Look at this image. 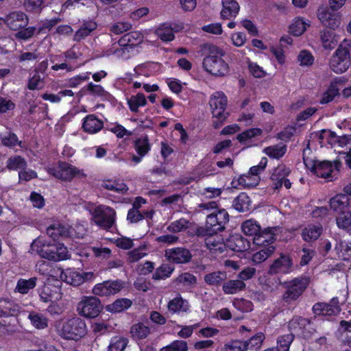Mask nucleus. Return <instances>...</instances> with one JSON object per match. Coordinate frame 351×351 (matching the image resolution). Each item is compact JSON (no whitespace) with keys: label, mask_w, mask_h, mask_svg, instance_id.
<instances>
[{"label":"nucleus","mask_w":351,"mask_h":351,"mask_svg":"<svg viewBox=\"0 0 351 351\" xmlns=\"http://www.w3.org/2000/svg\"><path fill=\"white\" fill-rule=\"evenodd\" d=\"M32 253H36L41 258L58 261L69 258V251L64 245H51L43 237L35 239L31 245Z\"/></svg>","instance_id":"f257e3e1"},{"label":"nucleus","mask_w":351,"mask_h":351,"mask_svg":"<svg viewBox=\"0 0 351 351\" xmlns=\"http://www.w3.org/2000/svg\"><path fill=\"white\" fill-rule=\"evenodd\" d=\"M208 55L204 58L203 66L205 70L216 76H224L229 72L228 64L222 59L224 51L214 45L208 46Z\"/></svg>","instance_id":"f03ea898"},{"label":"nucleus","mask_w":351,"mask_h":351,"mask_svg":"<svg viewBox=\"0 0 351 351\" xmlns=\"http://www.w3.org/2000/svg\"><path fill=\"white\" fill-rule=\"evenodd\" d=\"M215 202H210L199 204V208L204 210H214L208 214L206 218V230L208 234L217 233L225 229V226L229 221V215L224 209L217 210Z\"/></svg>","instance_id":"7ed1b4c3"},{"label":"nucleus","mask_w":351,"mask_h":351,"mask_svg":"<svg viewBox=\"0 0 351 351\" xmlns=\"http://www.w3.org/2000/svg\"><path fill=\"white\" fill-rule=\"evenodd\" d=\"M304 163L306 167L313 172L317 176L332 180L336 178L341 165V162L337 160L334 162V167L329 161L319 162L304 156Z\"/></svg>","instance_id":"20e7f679"},{"label":"nucleus","mask_w":351,"mask_h":351,"mask_svg":"<svg viewBox=\"0 0 351 351\" xmlns=\"http://www.w3.org/2000/svg\"><path fill=\"white\" fill-rule=\"evenodd\" d=\"M309 283L310 278L304 276L284 282L285 291L282 295V300L288 304L297 300L303 294Z\"/></svg>","instance_id":"39448f33"},{"label":"nucleus","mask_w":351,"mask_h":351,"mask_svg":"<svg viewBox=\"0 0 351 351\" xmlns=\"http://www.w3.org/2000/svg\"><path fill=\"white\" fill-rule=\"evenodd\" d=\"M58 332L64 339L77 340L85 335L86 325L82 319L75 317L64 321Z\"/></svg>","instance_id":"423d86ee"},{"label":"nucleus","mask_w":351,"mask_h":351,"mask_svg":"<svg viewBox=\"0 0 351 351\" xmlns=\"http://www.w3.org/2000/svg\"><path fill=\"white\" fill-rule=\"evenodd\" d=\"M227 97L223 92H216L210 96L209 104L211 112L216 120L213 121V126L215 128H219L227 117L226 108L227 106Z\"/></svg>","instance_id":"0eeeda50"},{"label":"nucleus","mask_w":351,"mask_h":351,"mask_svg":"<svg viewBox=\"0 0 351 351\" xmlns=\"http://www.w3.org/2000/svg\"><path fill=\"white\" fill-rule=\"evenodd\" d=\"M115 210L106 206L96 207L92 213L93 221L99 227L108 230L115 222Z\"/></svg>","instance_id":"6e6552de"},{"label":"nucleus","mask_w":351,"mask_h":351,"mask_svg":"<svg viewBox=\"0 0 351 351\" xmlns=\"http://www.w3.org/2000/svg\"><path fill=\"white\" fill-rule=\"evenodd\" d=\"M48 171L54 177L64 181H71L74 177H86L83 170L63 162H60L56 167L50 168Z\"/></svg>","instance_id":"1a4fd4ad"},{"label":"nucleus","mask_w":351,"mask_h":351,"mask_svg":"<svg viewBox=\"0 0 351 351\" xmlns=\"http://www.w3.org/2000/svg\"><path fill=\"white\" fill-rule=\"evenodd\" d=\"M330 68L336 73L346 72L350 65L349 50L341 45L330 60Z\"/></svg>","instance_id":"9d476101"},{"label":"nucleus","mask_w":351,"mask_h":351,"mask_svg":"<svg viewBox=\"0 0 351 351\" xmlns=\"http://www.w3.org/2000/svg\"><path fill=\"white\" fill-rule=\"evenodd\" d=\"M102 310L100 300L95 297H84L78 303L79 313L88 318L96 317Z\"/></svg>","instance_id":"9b49d317"},{"label":"nucleus","mask_w":351,"mask_h":351,"mask_svg":"<svg viewBox=\"0 0 351 351\" xmlns=\"http://www.w3.org/2000/svg\"><path fill=\"white\" fill-rule=\"evenodd\" d=\"M124 287L121 280H108L97 284L93 289V293L98 296H110L121 291Z\"/></svg>","instance_id":"f8f14e48"},{"label":"nucleus","mask_w":351,"mask_h":351,"mask_svg":"<svg viewBox=\"0 0 351 351\" xmlns=\"http://www.w3.org/2000/svg\"><path fill=\"white\" fill-rule=\"evenodd\" d=\"M6 26L13 31L25 28L29 23L27 14L21 11H13L2 19Z\"/></svg>","instance_id":"ddd939ff"},{"label":"nucleus","mask_w":351,"mask_h":351,"mask_svg":"<svg viewBox=\"0 0 351 351\" xmlns=\"http://www.w3.org/2000/svg\"><path fill=\"white\" fill-rule=\"evenodd\" d=\"M289 173V169L285 165H281L276 167L271 176V180L273 182V188L278 190L284 184L286 189H290L291 183L289 180L287 178Z\"/></svg>","instance_id":"4468645a"},{"label":"nucleus","mask_w":351,"mask_h":351,"mask_svg":"<svg viewBox=\"0 0 351 351\" xmlns=\"http://www.w3.org/2000/svg\"><path fill=\"white\" fill-rule=\"evenodd\" d=\"M339 300L337 298H333L330 303L318 302L313 305V311L315 315L323 316H332L340 312Z\"/></svg>","instance_id":"2eb2a0df"},{"label":"nucleus","mask_w":351,"mask_h":351,"mask_svg":"<svg viewBox=\"0 0 351 351\" xmlns=\"http://www.w3.org/2000/svg\"><path fill=\"white\" fill-rule=\"evenodd\" d=\"M165 256L170 262L178 264L187 263L192 258L191 252L185 247H175L166 250Z\"/></svg>","instance_id":"dca6fc26"},{"label":"nucleus","mask_w":351,"mask_h":351,"mask_svg":"<svg viewBox=\"0 0 351 351\" xmlns=\"http://www.w3.org/2000/svg\"><path fill=\"white\" fill-rule=\"evenodd\" d=\"M64 281L73 286H79L93 277L92 272L80 273L77 271L66 269L61 276Z\"/></svg>","instance_id":"f3484780"},{"label":"nucleus","mask_w":351,"mask_h":351,"mask_svg":"<svg viewBox=\"0 0 351 351\" xmlns=\"http://www.w3.org/2000/svg\"><path fill=\"white\" fill-rule=\"evenodd\" d=\"M292 260L288 255L282 254L271 265L269 270L270 274H288L291 271Z\"/></svg>","instance_id":"a211bd4d"},{"label":"nucleus","mask_w":351,"mask_h":351,"mask_svg":"<svg viewBox=\"0 0 351 351\" xmlns=\"http://www.w3.org/2000/svg\"><path fill=\"white\" fill-rule=\"evenodd\" d=\"M276 228H267L263 230L260 229L259 232L253 239L255 245L259 247H268L271 245L276 240V234L274 231Z\"/></svg>","instance_id":"6ab92c4d"},{"label":"nucleus","mask_w":351,"mask_h":351,"mask_svg":"<svg viewBox=\"0 0 351 351\" xmlns=\"http://www.w3.org/2000/svg\"><path fill=\"white\" fill-rule=\"evenodd\" d=\"M317 17L324 25L330 29H335L338 27L340 24L339 17L327 8L318 10Z\"/></svg>","instance_id":"aec40b11"},{"label":"nucleus","mask_w":351,"mask_h":351,"mask_svg":"<svg viewBox=\"0 0 351 351\" xmlns=\"http://www.w3.org/2000/svg\"><path fill=\"white\" fill-rule=\"evenodd\" d=\"M215 234L214 235L209 234L210 235L206 237L205 245L211 252L221 254L225 250L226 243L223 242L221 235Z\"/></svg>","instance_id":"412c9836"},{"label":"nucleus","mask_w":351,"mask_h":351,"mask_svg":"<svg viewBox=\"0 0 351 351\" xmlns=\"http://www.w3.org/2000/svg\"><path fill=\"white\" fill-rule=\"evenodd\" d=\"M226 245L231 250L236 252H243L250 248L249 241L239 234L230 236Z\"/></svg>","instance_id":"4be33fe9"},{"label":"nucleus","mask_w":351,"mask_h":351,"mask_svg":"<svg viewBox=\"0 0 351 351\" xmlns=\"http://www.w3.org/2000/svg\"><path fill=\"white\" fill-rule=\"evenodd\" d=\"M223 8L221 16L223 19H230L239 13L240 7L235 0H222Z\"/></svg>","instance_id":"5701e85b"},{"label":"nucleus","mask_w":351,"mask_h":351,"mask_svg":"<svg viewBox=\"0 0 351 351\" xmlns=\"http://www.w3.org/2000/svg\"><path fill=\"white\" fill-rule=\"evenodd\" d=\"M330 208L337 214L347 210L349 205V198L345 195H337L332 197L329 202Z\"/></svg>","instance_id":"b1692460"},{"label":"nucleus","mask_w":351,"mask_h":351,"mask_svg":"<svg viewBox=\"0 0 351 351\" xmlns=\"http://www.w3.org/2000/svg\"><path fill=\"white\" fill-rule=\"evenodd\" d=\"M82 126L86 132L95 134L101 130L104 124L103 122L95 115L90 114L85 117Z\"/></svg>","instance_id":"393cba45"},{"label":"nucleus","mask_w":351,"mask_h":351,"mask_svg":"<svg viewBox=\"0 0 351 351\" xmlns=\"http://www.w3.org/2000/svg\"><path fill=\"white\" fill-rule=\"evenodd\" d=\"M245 283L240 280H229L223 282L222 285V291L225 294L233 295L244 290Z\"/></svg>","instance_id":"a878e982"},{"label":"nucleus","mask_w":351,"mask_h":351,"mask_svg":"<svg viewBox=\"0 0 351 351\" xmlns=\"http://www.w3.org/2000/svg\"><path fill=\"white\" fill-rule=\"evenodd\" d=\"M204 280L210 286L219 287L227 280V274L226 271H215L206 274Z\"/></svg>","instance_id":"bb28decb"},{"label":"nucleus","mask_w":351,"mask_h":351,"mask_svg":"<svg viewBox=\"0 0 351 351\" xmlns=\"http://www.w3.org/2000/svg\"><path fill=\"white\" fill-rule=\"evenodd\" d=\"M19 305L11 301L0 302V318L15 316L19 313Z\"/></svg>","instance_id":"cd10ccee"},{"label":"nucleus","mask_w":351,"mask_h":351,"mask_svg":"<svg viewBox=\"0 0 351 351\" xmlns=\"http://www.w3.org/2000/svg\"><path fill=\"white\" fill-rule=\"evenodd\" d=\"M97 28V23L93 21H85L75 32L73 40L79 42L89 36Z\"/></svg>","instance_id":"c85d7f7f"},{"label":"nucleus","mask_w":351,"mask_h":351,"mask_svg":"<svg viewBox=\"0 0 351 351\" xmlns=\"http://www.w3.org/2000/svg\"><path fill=\"white\" fill-rule=\"evenodd\" d=\"M167 307L170 312L176 313L186 312L189 310V305L187 300L178 295L169 302Z\"/></svg>","instance_id":"c756f323"},{"label":"nucleus","mask_w":351,"mask_h":351,"mask_svg":"<svg viewBox=\"0 0 351 351\" xmlns=\"http://www.w3.org/2000/svg\"><path fill=\"white\" fill-rule=\"evenodd\" d=\"M311 324V320L308 318L298 316L293 317L289 322V328L291 332L297 334L302 333L306 326Z\"/></svg>","instance_id":"7c9ffc66"},{"label":"nucleus","mask_w":351,"mask_h":351,"mask_svg":"<svg viewBox=\"0 0 351 351\" xmlns=\"http://www.w3.org/2000/svg\"><path fill=\"white\" fill-rule=\"evenodd\" d=\"M322 232L321 225H309L302 230V236L306 241L316 240Z\"/></svg>","instance_id":"2f4dec72"},{"label":"nucleus","mask_w":351,"mask_h":351,"mask_svg":"<svg viewBox=\"0 0 351 351\" xmlns=\"http://www.w3.org/2000/svg\"><path fill=\"white\" fill-rule=\"evenodd\" d=\"M321 41L324 48L326 49H333L338 43L336 35L330 30H323L320 32Z\"/></svg>","instance_id":"473e14b6"},{"label":"nucleus","mask_w":351,"mask_h":351,"mask_svg":"<svg viewBox=\"0 0 351 351\" xmlns=\"http://www.w3.org/2000/svg\"><path fill=\"white\" fill-rule=\"evenodd\" d=\"M47 234L53 239L59 237H67L69 234V228L64 225L57 223L50 226L47 229Z\"/></svg>","instance_id":"72a5a7b5"},{"label":"nucleus","mask_w":351,"mask_h":351,"mask_svg":"<svg viewBox=\"0 0 351 351\" xmlns=\"http://www.w3.org/2000/svg\"><path fill=\"white\" fill-rule=\"evenodd\" d=\"M251 201L249 196L245 193H240L233 201L234 208L239 212H245L250 209Z\"/></svg>","instance_id":"f704fd0d"},{"label":"nucleus","mask_w":351,"mask_h":351,"mask_svg":"<svg viewBox=\"0 0 351 351\" xmlns=\"http://www.w3.org/2000/svg\"><path fill=\"white\" fill-rule=\"evenodd\" d=\"M262 247L261 250L254 253L252 256V261L256 264L261 263L267 260L274 254L275 250V247L273 245Z\"/></svg>","instance_id":"c9c22d12"},{"label":"nucleus","mask_w":351,"mask_h":351,"mask_svg":"<svg viewBox=\"0 0 351 351\" xmlns=\"http://www.w3.org/2000/svg\"><path fill=\"white\" fill-rule=\"evenodd\" d=\"M134 147L138 155L141 156H145L151 149V145L147 136L137 138L134 141Z\"/></svg>","instance_id":"e433bc0d"},{"label":"nucleus","mask_w":351,"mask_h":351,"mask_svg":"<svg viewBox=\"0 0 351 351\" xmlns=\"http://www.w3.org/2000/svg\"><path fill=\"white\" fill-rule=\"evenodd\" d=\"M287 152V146L285 145H275L269 146L263 149V152L272 158L279 159L282 158Z\"/></svg>","instance_id":"4c0bfd02"},{"label":"nucleus","mask_w":351,"mask_h":351,"mask_svg":"<svg viewBox=\"0 0 351 351\" xmlns=\"http://www.w3.org/2000/svg\"><path fill=\"white\" fill-rule=\"evenodd\" d=\"M28 318L32 326L37 329H44L48 326V319L42 314L33 311L29 314Z\"/></svg>","instance_id":"58836bf2"},{"label":"nucleus","mask_w":351,"mask_h":351,"mask_svg":"<svg viewBox=\"0 0 351 351\" xmlns=\"http://www.w3.org/2000/svg\"><path fill=\"white\" fill-rule=\"evenodd\" d=\"M336 223L339 228L348 230L351 226V212L347 210L338 214L336 217Z\"/></svg>","instance_id":"ea45409f"},{"label":"nucleus","mask_w":351,"mask_h":351,"mask_svg":"<svg viewBox=\"0 0 351 351\" xmlns=\"http://www.w3.org/2000/svg\"><path fill=\"white\" fill-rule=\"evenodd\" d=\"M241 228L245 234L254 237L259 232L261 226L256 220L248 219L242 223Z\"/></svg>","instance_id":"a19ab883"},{"label":"nucleus","mask_w":351,"mask_h":351,"mask_svg":"<svg viewBox=\"0 0 351 351\" xmlns=\"http://www.w3.org/2000/svg\"><path fill=\"white\" fill-rule=\"evenodd\" d=\"M130 332L134 338L144 339L148 336L150 330L148 326L142 323H138L132 326Z\"/></svg>","instance_id":"79ce46f5"},{"label":"nucleus","mask_w":351,"mask_h":351,"mask_svg":"<svg viewBox=\"0 0 351 351\" xmlns=\"http://www.w3.org/2000/svg\"><path fill=\"white\" fill-rule=\"evenodd\" d=\"M128 104L132 112H137L139 107L146 105L147 100L143 93H138L128 99Z\"/></svg>","instance_id":"37998d69"},{"label":"nucleus","mask_w":351,"mask_h":351,"mask_svg":"<svg viewBox=\"0 0 351 351\" xmlns=\"http://www.w3.org/2000/svg\"><path fill=\"white\" fill-rule=\"evenodd\" d=\"M37 278L33 277L29 280L20 279L16 285V289L21 293L25 294L30 289L34 288L36 285Z\"/></svg>","instance_id":"c03bdc74"},{"label":"nucleus","mask_w":351,"mask_h":351,"mask_svg":"<svg viewBox=\"0 0 351 351\" xmlns=\"http://www.w3.org/2000/svg\"><path fill=\"white\" fill-rule=\"evenodd\" d=\"M339 94V88L335 82H332L328 89L323 93L320 99L322 104H328L332 101Z\"/></svg>","instance_id":"a18cd8bd"},{"label":"nucleus","mask_w":351,"mask_h":351,"mask_svg":"<svg viewBox=\"0 0 351 351\" xmlns=\"http://www.w3.org/2000/svg\"><path fill=\"white\" fill-rule=\"evenodd\" d=\"M132 305V301L127 298H121L115 300L112 304L108 306L110 311L118 313L128 309Z\"/></svg>","instance_id":"49530a36"},{"label":"nucleus","mask_w":351,"mask_h":351,"mask_svg":"<svg viewBox=\"0 0 351 351\" xmlns=\"http://www.w3.org/2000/svg\"><path fill=\"white\" fill-rule=\"evenodd\" d=\"M156 34L162 41L169 42L174 39L175 36L171 27L162 25L158 27Z\"/></svg>","instance_id":"de8ad7c7"},{"label":"nucleus","mask_w":351,"mask_h":351,"mask_svg":"<svg viewBox=\"0 0 351 351\" xmlns=\"http://www.w3.org/2000/svg\"><path fill=\"white\" fill-rule=\"evenodd\" d=\"M27 167V162L24 158L19 156L10 157L8 161L6 167L10 170L24 169Z\"/></svg>","instance_id":"09e8293b"},{"label":"nucleus","mask_w":351,"mask_h":351,"mask_svg":"<svg viewBox=\"0 0 351 351\" xmlns=\"http://www.w3.org/2000/svg\"><path fill=\"white\" fill-rule=\"evenodd\" d=\"M102 186L108 190L113 191L120 193H125L128 191V188L123 182L106 180L102 183Z\"/></svg>","instance_id":"8fccbe9b"},{"label":"nucleus","mask_w":351,"mask_h":351,"mask_svg":"<svg viewBox=\"0 0 351 351\" xmlns=\"http://www.w3.org/2000/svg\"><path fill=\"white\" fill-rule=\"evenodd\" d=\"M128 343L126 338L115 337L112 339L108 351H124Z\"/></svg>","instance_id":"3c124183"},{"label":"nucleus","mask_w":351,"mask_h":351,"mask_svg":"<svg viewBox=\"0 0 351 351\" xmlns=\"http://www.w3.org/2000/svg\"><path fill=\"white\" fill-rule=\"evenodd\" d=\"M173 271V268L168 264H163L158 267L155 273L152 276L154 280H162L165 279L170 276L171 274Z\"/></svg>","instance_id":"603ef678"},{"label":"nucleus","mask_w":351,"mask_h":351,"mask_svg":"<svg viewBox=\"0 0 351 351\" xmlns=\"http://www.w3.org/2000/svg\"><path fill=\"white\" fill-rule=\"evenodd\" d=\"M308 25L302 19H296L289 27L290 32L294 36H298L305 32L306 26Z\"/></svg>","instance_id":"864d4df0"},{"label":"nucleus","mask_w":351,"mask_h":351,"mask_svg":"<svg viewBox=\"0 0 351 351\" xmlns=\"http://www.w3.org/2000/svg\"><path fill=\"white\" fill-rule=\"evenodd\" d=\"M188 350L189 347L186 341L176 340L160 348L159 351H188Z\"/></svg>","instance_id":"5fc2aeb1"},{"label":"nucleus","mask_w":351,"mask_h":351,"mask_svg":"<svg viewBox=\"0 0 351 351\" xmlns=\"http://www.w3.org/2000/svg\"><path fill=\"white\" fill-rule=\"evenodd\" d=\"M293 339L294 336L292 333L280 336L277 341L278 351H289V346Z\"/></svg>","instance_id":"6e6d98bb"},{"label":"nucleus","mask_w":351,"mask_h":351,"mask_svg":"<svg viewBox=\"0 0 351 351\" xmlns=\"http://www.w3.org/2000/svg\"><path fill=\"white\" fill-rule=\"evenodd\" d=\"M175 282L183 286H194L197 282V278L194 275L186 272L180 274L175 280Z\"/></svg>","instance_id":"4d7b16f0"},{"label":"nucleus","mask_w":351,"mask_h":351,"mask_svg":"<svg viewBox=\"0 0 351 351\" xmlns=\"http://www.w3.org/2000/svg\"><path fill=\"white\" fill-rule=\"evenodd\" d=\"M142 39L143 36L139 32H131L125 34L119 42L121 45H124V43L127 41L128 45H134L136 43H139Z\"/></svg>","instance_id":"13d9d810"},{"label":"nucleus","mask_w":351,"mask_h":351,"mask_svg":"<svg viewBox=\"0 0 351 351\" xmlns=\"http://www.w3.org/2000/svg\"><path fill=\"white\" fill-rule=\"evenodd\" d=\"M145 250V246H143L128 252L127 259L128 262L129 263H135L147 256V253L144 252Z\"/></svg>","instance_id":"bf43d9fd"},{"label":"nucleus","mask_w":351,"mask_h":351,"mask_svg":"<svg viewBox=\"0 0 351 351\" xmlns=\"http://www.w3.org/2000/svg\"><path fill=\"white\" fill-rule=\"evenodd\" d=\"M189 221L185 219H180L169 224L167 230L172 232H180L188 228Z\"/></svg>","instance_id":"052dcab7"},{"label":"nucleus","mask_w":351,"mask_h":351,"mask_svg":"<svg viewBox=\"0 0 351 351\" xmlns=\"http://www.w3.org/2000/svg\"><path fill=\"white\" fill-rule=\"evenodd\" d=\"M1 143L8 147H14L16 145L21 147V141H19L17 136L14 133L10 132L8 135L0 136Z\"/></svg>","instance_id":"680f3d73"},{"label":"nucleus","mask_w":351,"mask_h":351,"mask_svg":"<svg viewBox=\"0 0 351 351\" xmlns=\"http://www.w3.org/2000/svg\"><path fill=\"white\" fill-rule=\"evenodd\" d=\"M322 135L328 136L332 138H336V141L338 143L339 146L340 147H344L347 145L348 144L350 143L351 141V136L344 135L341 136H337L334 132L329 130H323L322 134L320 136L321 138H324V136Z\"/></svg>","instance_id":"e2e57ef3"},{"label":"nucleus","mask_w":351,"mask_h":351,"mask_svg":"<svg viewBox=\"0 0 351 351\" xmlns=\"http://www.w3.org/2000/svg\"><path fill=\"white\" fill-rule=\"evenodd\" d=\"M44 87L43 78L38 74L35 73L31 77L27 83V88L31 90H40Z\"/></svg>","instance_id":"0e129e2a"},{"label":"nucleus","mask_w":351,"mask_h":351,"mask_svg":"<svg viewBox=\"0 0 351 351\" xmlns=\"http://www.w3.org/2000/svg\"><path fill=\"white\" fill-rule=\"evenodd\" d=\"M262 134V130L260 128H252L247 130L237 136V140L242 143L251 139L253 137L260 136Z\"/></svg>","instance_id":"69168bd1"},{"label":"nucleus","mask_w":351,"mask_h":351,"mask_svg":"<svg viewBox=\"0 0 351 351\" xmlns=\"http://www.w3.org/2000/svg\"><path fill=\"white\" fill-rule=\"evenodd\" d=\"M298 61L301 66H310L314 62V58L311 52L302 50L298 56Z\"/></svg>","instance_id":"338daca9"},{"label":"nucleus","mask_w":351,"mask_h":351,"mask_svg":"<svg viewBox=\"0 0 351 351\" xmlns=\"http://www.w3.org/2000/svg\"><path fill=\"white\" fill-rule=\"evenodd\" d=\"M230 351H246L248 349L247 341L239 340L231 341L225 344Z\"/></svg>","instance_id":"774afa93"}]
</instances>
